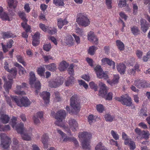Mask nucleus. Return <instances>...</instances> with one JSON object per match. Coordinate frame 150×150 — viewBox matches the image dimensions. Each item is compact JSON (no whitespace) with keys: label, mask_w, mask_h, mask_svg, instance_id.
<instances>
[{"label":"nucleus","mask_w":150,"mask_h":150,"mask_svg":"<svg viewBox=\"0 0 150 150\" xmlns=\"http://www.w3.org/2000/svg\"><path fill=\"white\" fill-rule=\"evenodd\" d=\"M17 118L13 117L10 122L12 127L16 130L17 132L20 133L21 135L22 138L24 140L29 141L31 140V137L30 133L32 131V129H25L23 127V123H21L19 124H16Z\"/></svg>","instance_id":"obj_1"},{"label":"nucleus","mask_w":150,"mask_h":150,"mask_svg":"<svg viewBox=\"0 0 150 150\" xmlns=\"http://www.w3.org/2000/svg\"><path fill=\"white\" fill-rule=\"evenodd\" d=\"M8 71L12 75V77H10V76H8L7 77L8 79H7L6 76H3V77L5 82L4 86V88L7 93H8L9 92V89L11 88L12 83V79L14 78L16 75L17 71L16 68H14L10 69V71Z\"/></svg>","instance_id":"obj_2"},{"label":"nucleus","mask_w":150,"mask_h":150,"mask_svg":"<svg viewBox=\"0 0 150 150\" xmlns=\"http://www.w3.org/2000/svg\"><path fill=\"white\" fill-rule=\"evenodd\" d=\"M69 126H65L64 123L62 124V127L65 131L69 135H71V129L73 131L75 132L77 130L78 128V124L77 121L75 119L71 118L69 120L68 122Z\"/></svg>","instance_id":"obj_3"},{"label":"nucleus","mask_w":150,"mask_h":150,"mask_svg":"<svg viewBox=\"0 0 150 150\" xmlns=\"http://www.w3.org/2000/svg\"><path fill=\"white\" fill-rule=\"evenodd\" d=\"M91 135L87 132L80 133L79 137L81 142L83 148L85 149H89L90 148L89 139Z\"/></svg>","instance_id":"obj_4"},{"label":"nucleus","mask_w":150,"mask_h":150,"mask_svg":"<svg viewBox=\"0 0 150 150\" xmlns=\"http://www.w3.org/2000/svg\"><path fill=\"white\" fill-rule=\"evenodd\" d=\"M99 85L100 87L98 93L99 95L103 97L106 100H112L113 96L112 93L109 92L107 93L108 88L103 83L100 82L99 83Z\"/></svg>","instance_id":"obj_5"},{"label":"nucleus","mask_w":150,"mask_h":150,"mask_svg":"<svg viewBox=\"0 0 150 150\" xmlns=\"http://www.w3.org/2000/svg\"><path fill=\"white\" fill-rule=\"evenodd\" d=\"M11 98L12 100L15 102L17 105L20 107H27L31 103L29 99L25 96L22 97L20 100L17 96H11Z\"/></svg>","instance_id":"obj_6"},{"label":"nucleus","mask_w":150,"mask_h":150,"mask_svg":"<svg viewBox=\"0 0 150 150\" xmlns=\"http://www.w3.org/2000/svg\"><path fill=\"white\" fill-rule=\"evenodd\" d=\"M66 116V114L64 110H60L58 111L56 114L55 118L56 120L55 124L58 126H63V120Z\"/></svg>","instance_id":"obj_7"},{"label":"nucleus","mask_w":150,"mask_h":150,"mask_svg":"<svg viewBox=\"0 0 150 150\" xmlns=\"http://www.w3.org/2000/svg\"><path fill=\"white\" fill-rule=\"evenodd\" d=\"M57 131L58 133L61 136L60 138L61 141L67 142L68 141H72L76 146L78 145V142L76 139L74 137L70 138L67 136L63 132L59 129H57Z\"/></svg>","instance_id":"obj_8"},{"label":"nucleus","mask_w":150,"mask_h":150,"mask_svg":"<svg viewBox=\"0 0 150 150\" xmlns=\"http://www.w3.org/2000/svg\"><path fill=\"white\" fill-rule=\"evenodd\" d=\"M1 146L4 149H7L10 144L11 140L4 133H1L0 134Z\"/></svg>","instance_id":"obj_9"},{"label":"nucleus","mask_w":150,"mask_h":150,"mask_svg":"<svg viewBox=\"0 0 150 150\" xmlns=\"http://www.w3.org/2000/svg\"><path fill=\"white\" fill-rule=\"evenodd\" d=\"M77 96L76 95H73L70 99V105L72 108L73 112H78L81 108L80 104L76 101Z\"/></svg>","instance_id":"obj_10"},{"label":"nucleus","mask_w":150,"mask_h":150,"mask_svg":"<svg viewBox=\"0 0 150 150\" xmlns=\"http://www.w3.org/2000/svg\"><path fill=\"white\" fill-rule=\"evenodd\" d=\"M76 21L79 24L85 27L90 24V21L87 16L84 14H81L77 19Z\"/></svg>","instance_id":"obj_11"},{"label":"nucleus","mask_w":150,"mask_h":150,"mask_svg":"<svg viewBox=\"0 0 150 150\" xmlns=\"http://www.w3.org/2000/svg\"><path fill=\"white\" fill-rule=\"evenodd\" d=\"M35 74L33 72L30 73V84L33 87H34L37 89L39 90L40 88V84L39 81H36Z\"/></svg>","instance_id":"obj_12"},{"label":"nucleus","mask_w":150,"mask_h":150,"mask_svg":"<svg viewBox=\"0 0 150 150\" xmlns=\"http://www.w3.org/2000/svg\"><path fill=\"white\" fill-rule=\"evenodd\" d=\"M19 16L23 19V22L22 23L21 25L25 29L27 32H31L30 30V27L27 25V22L28 20L26 19V14L23 11H20L18 13Z\"/></svg>","instance_id":"obj_13"},{"label":"nucleus","mask_w":150,"mask_h":150,"mask_svg":"<svg viewBox=\"0 0 150 150\" xmlns=\"http://www.w3.org/2000/svg\"><path fill=\"white\" fill-rule=\"evenodd\" d=\"M64 81L62 78L58 77L55 79H51L49 82V86L52 88H55L62 85Z\"/></svg>","instance_id":"obj_14"},{"label":"nucleus","mask_w":150,"mask_h":150,"mask_svg":"<svg viewBox=\"0 0 150 150\" xmlns=\"http://www.w3.org/2000/svg\"><path fill=\"white\" fill-rule=\"evenodd\" d=\"M94 69L98 78L99 79L104 78L105 79L108 78V75L104 72L100 65H97L94 68Z\"/></svg>","instance_id":"obj_15"},{"label":"nucleus","mask_w":150,"mask_h":150,"mask_svg":"<svg viewBox=\"0 0 150 150\" xmlns=\"http://www.w3.org/2000/svg\"><path fill=\"white\" fill-rule=\"evenodd\" d=\"M74 66L72 64L70 65L68 69V71L71 76L69 77V79L65 82V85L67 86H69L71 85L74 82V79L72 76L74 74Z\"/></svg>","instance_id":"obj_16"},{"label":"nucleus","mask_w":150,"mask_h":150,"mask_svg":"<svg viewBox=\"0 0 150 150\" xmlns=\"http://www.w3.org/2000/svg\"><path fill=\"white\" fill-rule=\"evenodd\" d=\"M27 87V85L25 83H23L21 85H17L16 86L14 92L16 94L19 95H24L25 94V92L21 90L23 88H25Z\"/></svg>","instance_id":"obj_17"},{"label":"nucleus","mask_w":150,"mask_h":150,"mask_svg":"<svg viewBox=\"0 0 150 150\" xmlns=\"http://www.w3.org/2000/svg\"><path fill=\"white\" fill-rule=\"evenodd\" d=\"M43 113L42 112H38L35 114L33 117V120L34 123L36 125H39L40 122L39 118L40 119L43 117Z\"/></svg>","instance_id":"obj_18"},{"label":"nucleus","mask_w":150,"mask_h":150,"mask_svg":"<svg viewBox=\"0 0 150 150\" xmlns=\"http://www.w3.org/2000/svg\"><path fill=\"white\" fill-rule=\"evenodd\" d=\"M102 64L103 65H106L108 64L110 66H112L113 69L115 68V62L112 60L107 57H104L102 58L101 60Z\"/></svg>","instance_id":"obj_19"},{"label":"nucleus","mask_w":150,"mask_h":150,"mask_svg":"<svg viewBox=\"0 0 150 150\" xmlns=\"http://www.w3.org/2000/svg\"><path fill=\"white\" fill-rule=\"evenodd\" d=\"M121 98L122 99V104L126 106H130L132 104V99L127 94L124 96H122Z\"/></svg>","instance_id":"obj_20"},{"label":"nucleus","mask_w":150,"mask_h":150,"mask_svg":"<svg viewBox=\"0 0 150 150\" xmlns=\"http://www.w3.org/2000/svg\"><path fill=\"white\" fill-rule=\"evenodd\" d=\"M74 40L71 35H67L65 37L64 42L66 45L69 46L73 45L74 43Z\"/></svg>","instance_id":"obj_21"},{"label":"nucleus","mask_w":150,"mask_h":150,"mask_svg":"<svg viewBox=\"0 0 150 150\" xmlns=\"http://www.w3.org/2000/svg\"><path fill=\"white\" fill-rule=\"evenodd\" d=\"M140 22L141 30L144 32H146L150 26V25L145 20L143 19H141Z\"/></svg>","instance_id":"obj_22"},{"label":"nucleus","mask_w":150,"mask_h":150,"mask_svg":"<svg viewBox=\"0 0 150 150\" xmlns=\"http://www.w3.org/2000/svg\"><path fill=\"white\" fill-rule=\"evenodd\" d=\"M139 66L136 64L133 67L132 65L130 66V68L127 70V73L131 75H134L136 71L139 70Z\"/></svg>","instance_id":"obj_23"},{"label":"nucleus","mask_w":150,"mask_h":150,"mask_svg":"<svg viewBox=\"0 0 150 150\" xmlns=\"http://www.w3.org/2000/svg\"><path fill=\"white\" fill-rule=\"evenodd\" d=\"M45 101V103L47 105L49 103V99L50 94L46 91L43 92L40 95Z\"/></svg>","instance_id":"obj_24"},{"label":"nucleus","mask_w":150,"mask_h":150,"mask_svg":"<svg viewBox=\"0 0 150 150\" xmlns=\"http://www.w3.org/2000/svg\"><path fill=\"white\" fill-rule=\"evenodd\" d=\"M1 116L0 117V121L3 124H6L9 122L10 117L8 115L2 113L1 111H0Z\"/></svg>","instance_id":"obj_25"},{"label":"nucleus","mask_w":150,"mask_h":150,"mask_svg":"<svg viewBox=\"0 0 150 150\" xmlns=\"http://www.w3.org/2000/svg\"><path fill=\"white\" fill-rule=\"evenodd\" d=\"M116 68L117 71L121 74L125 73L126 69L125 65L123 64L120 63L117 65Z\"/></svg>","instance_id":"obj_26"},{"label":"nucleus","mask_w":150,"mask_h":150,"mask_svg":"<svg viewBox=\"0 0 150 150\" xmlns=\"http://www.w3.org/2000/svg\"><path fill=\"white\" fill-rule=\"evenodd\" d=\"M119 78V75H114L112 80L111 81L110 79L108 80L107 82L111 86H113L118 83Z\"/></svg>","instance_id":"obj_27"},{"label":"nucleus","mask_w":150,"mask_h":150,"mask_svg":"<svg viewBox=\"0 0 150 150\" xmlns=\"http://www.w3.org/2000/svg\"><path fill=\"white\" fill-rule=\"evenodd\" d=\"M49 137L47 134H44L42 137V142L43 144L44 147L45 149L48 148V146L47 142L48 141Z\"/></svg>","instance_id":"obj_28"},{"label":"nucleus","mask_w":150,"mask_h":150,"mask_svg":"<svg viewBox=\"0 0 150 150\" xmlns=\"http://www.w3.org/2000/svg\"><path fill=\"white\" fill-rule=\"evenodd\" d=\"M68 23V22L66 19H63L59 18L57 19V25L60 29L62 28L64 25L67 24Z\"/></svg>","instance_id":"obj_29"},{"label":"nucleus","mask_w":150,"mask_h":150,"mask_svg":"<svg viewBox=\"0 0 150 150\" xmlns=\"http://www.w3.org/2000/svg\"><path fill=\"white\" fill-rule=\"evenodd\" d=\"M69 66V64L64 61H62L60 63L59 69L60 71L65 70Z\"/></svg>","instance_id":"obj_30"},{"label":"nucleus","mask_w":150,"mask_h":150,"mask_svg":"<svg viewBox=\"0 0 150 150\" xmlns=\"http://www.w3.org/2000/svg\"><path fill=\"white\" fill-rule=\"evenodd\" d=\"M12 147L13 150H20L19 148L18 141L16 138H14L13 139Z\"/></svg>","instance_id":"obj_31"},{"label":"nucleus","mask_w":150,"mask_h":150,"mask_svg":"<svg viewBox=\"0 0 150 150\" xmlns=\"http://www.w3.org/2000/svg\"><path fill=\"white\" fill-rule=\"evenodd\" d=\"M46 69L52 71H56L57 69L56 64L54 63H52L48 65H45Z\"/></svg>","instance_id":"obj_32"},{"label":"nucleus","mask_w":150,"mask_h":150,"mask_svg":"<svg viewBox=\"0 0 150 150\" xmlns=\"http://www.w3.org/2000/svg\"><path fill=\"white\" fill-rule=\"evenodd\" d=\"M40 34L39 32H37L32 37L33 40L32 41V44L33 45H35V42H36V44L38 43V40H39Z\"/></svg>","instance_id":"obj_33"},{"label":"nucleus","mask_w":150,"mask_h":150,"mask_svg":"<svg viewBox=\"0 0 150 150\" xmlns=\"http://www.w3.org/2000/svg\"><path fill=\"white\" fill-rule=\"evenodd\" d=\"M136 85L138 88L146 87V84H147V82L146 81H139L137 83H136V82L135 81Z\"/></svg>","instance_id":"obj_34"},{"label":"nucleus","mask_w":150,"mask_h":150,"mask_svg":"<svg viewBox=\"0 0 150 150\" xmlns=\"http://www.w3.org/2000/svg\"><path fill=\"white\" fill-rule=\"evenodd\" d=\"M116 45L119 50L123 51L125 49V45L124 43L120 40L116 41Z\"/></svg>","instance_id":"obj_35"},{"label":"nucleus","mask_w":150,"mask_h":150,"mask_svg":"<svg viewBox=\"0 0 150 150\" xmlns=\"http://www.w3.org/2000/svg\"><path fill=\"white\" fill-rule=\"evenodd\" d=\"M17 2L14 0H8V3L9 6L11 8H15L17 5Z\"/></svg>","instance_id":"obj_36"},{"label":"nucleus","mask_w":150,"mask_h":150,"mask_svg":"<svg viewBox=\"0 0 150 150\" xmlns=\"http://www.w3.org/2000/svg\"><path fill=\"white\" fill-rule=\"evenodd\" d=\"M150 135V134L149 131L147 130H143L142 131L141 136L142 138L147 139L149 138Z\"/></svg>","instance_id":"obj_37"},{"label":"nucleus","mask_w":150,"mask_h":150,"mask_svg":"<svg viewBox=\"0 0 150 150\" xmlns=\"http://www.w3.org/2000/svg\"><path fill=\"white\" fill-rule=\"evenodd\" d=\"M97 49V47L94 46L90 47L88 50V53L91 55H93L96 51Z\"/></svg>","instance_id":"obj_38"},{"label":"nucleus","mask_w":150,"mask_h":150,"mask_svg":"<svg viewBox=\"0 0 150 150\" xmlns=\"http://www.w3.org/2000/svg\"><path fill=\"white\" fill-rule=\"evenodd\" d=\"M53 3L56 6H63L66 0H53Z\"/></svg>","instance_id":"obj_39"},{"label":"nucleus","mask_w":150,"mask_h":150,"mask_svg":"<svg viewBox=\"0 0 150 150\" xmlns=\"http://www.w3.org/2000/svg\"><path fill=\"white\" fill-rule=\"evenodd\" d=\"M96 150H107L101 142L98 143L95 147Z\"/></svg>","instance_id":"obj_40"},{"label":"nucleus","mask_w":150,"mask_h":150,"mask_svg":"<svg viewBox=\"0 0 150 150\" xmlns=\"http://www.w3.org/2000/svg\"><path fill=\"white\" fill-rule=\"evenodd\" d=\"M126 145H128L130 148V149L131 150H133L136 147V145L135 143L134 142L132 141L131 139L128 141V143Z\"/></svg>","instance_id":"obj_41"},{"label":"nucleus","mask_w":150,"mask_h":150,"mask_svg":"<svg viewBox=\"0 0 150 150\" xmlns=\"http://www.w3.org/2000/svg\"><path fill=\"white\" fill-rule=\"evenodd\" d=\"M98 118L96 116H93L91 115H89L88 117V121L90 124H91L93 122L96 120V119Z\"/></svg>","instance_id":"obj_42"},{"label":"nucleus","mask_w":150,"mask_h":150,"mask_svg":"<svg viewBox=\"0 0 150 150\" xmlns=\"http://www.w3.org/2000/svg\"><path fill=\"white\" fill-rule=\"evenodd\" d=\"M10 130V127L9 125L3 126L0 124V131L4 132Z\"/></svg>","instance_id":"obj_43"},{"label":"nucleus","mask_w":150,"mask_h":150,"mask_svg":"<svg viewBox=\"0 0 150 150\" xmlns=\"http://www.w3.org/2000/svg\"><path fill=\"white\" fill-rule=\"evenodd\" d=\"M2 35L4 38L13 37V34L10 32H4L2 33Z\"/></svg>","instance_id":"obj_44"},{"label":"nucleus","mask_w":150,"mask_h":150,"mask_svg":"<svg viewBox=\"0 0 150 150\" xmlns=\"http://www.w3.org/2000/svg\"><path fill=\"white\" fill-rule=\"evenodd\" d=\"M131 30L133 34L135 35L138 34L139 32L137 27L136 26L131 27Z\"/></svg>","instance_id":"obj_45"},{"label":"nucleus","mask_w":150,"mask_h":150,"mask_svg":"<svg viewBox=\"0 0 150 150\" xmlns=\"http://www.w3.org/2000/svg\"><path fill=\"white\" fill-rule=\"evenodd\" d=\"M105 118L106 121L111 122L113 120L114 117L110 114H107L105 115Z\"/></svg>","instance_id":"obj_46"},{"label":"nucleus","mask_w":150,"mask_h":150,"mask_svg":"<svg viewBox=\"0 0 150 150\" xmlns=\"http://www.w3.org/2000/svg\"><path fill=\"white\" fill-rule=\"evenodd\" d=\"M18 61L20 63H21L24 66H25L26 65V63L24 62L23 58L20 55H17L16 56Z\"/></svg>","instance_id":"obj_47"},{"label":"nucleus","mask_w":150,"mask_h":150,"mask_svg":"<svg viewBox=\"0 0 150 150\" xmlns=\"http://www.w3.org/2000/svg\"><path fill=\"white\" fill-rule=\"evenodd\" d=\"M45 71V69L42 67L38 68L37 70L38 74L40 76H44V72Z\"/></svg>","instance_id":"obj_48"},{"label":"nucleus","mask_w":150,"mask_h":150,"mask_svg":"<svg viewBox=\"0 0 150 150\" xmlns=\"http://www.w3.org/2000/svg\"><path fill=\"white\" fill-rule=\"evenodd\" d=\"M96 108L97 111L99 112H102L104 110V108L103 106L101 104L97 105Z\"/></svg>","instance_id":"obj_49"},{"label":"nucleus","mask_w":150,"mask_h":150,"mask_svg":"<svg viewBox=\"0 0 150 150\" xmlns=\"http://www.w3.org/2000/svg\"><path fill=\"white\" fill-rule=\"evenodd\" d=\"M57 31V29L56 28L54 27L52 28L50 27L48 30L47 33L53 35L56 33Z\"/></svg>","instance_id":"obj_50"},{"label":"nucleus","mask_w":150,"mask_h":150,"mask_svg":"<svg viewBox=\"0 0 150 150\" xmlns=\"http://www.w3.org/2000/svg\"><path fill=\"white\" fill-rule=\"evenodd\" d=\"M122 137L123 139L124 140V143L125 144H127L128 143V141L131 139L128 138L127 134L124 132L122 133Z\"/></svg>","instance_id":"obj_51"},{"label":"nucleus","mask_w":150,"mask_h":150,"mask_svg":"<svg viewBox=\"0 0 150 150\" xmlns=\"http://www.w3.org/2000/svg\"><path fill=\"white\" fill-rule=\"evenodd\" d=\"M39 26L40 28L43 31L47 33L48 30L50 28V27L46 26L44 24L42 23H40L39 24Z\"/></svg>","instance_id":"obj_52"},{"label":"nucleus","mask_w":150,"mask_h":150,"mask_svg":"<svg viewBox=\"0 0 150 150\" xmlns=\"http://www.w3.org/2000/svg\"><path fill=\"white\" fill-rule=\"evenodd\" d=\"M110 134L115 139V140L119 139V136L116 132L113 130H112L110 131Z\"/></svg>","instance_id":"obj_53"},{"label":"nucleus","mask_w":150,"mask_h":150,"mask_svg":"<svg viewBox=\"0 0 150 150\" xmlns=\"http://www.w3.org/2000/svg\"><path fill=\"white\" fill-rule=\"evenodd\" d=\"M51 48V45L50 43L44 45L43 46L44 50L46 51H49Z\"/></svg>","instance_id":"obj_54"},{"label":"nucleus","mask_w":150,"mask_h":150,"mask_svg":"<svg viewBox=\"0 0 150 150\" xmlns=\"http://www.w3.org/2000/svg\"><path fill=\"white\" fill-rule=\"evenodd\" d=\"M1 18L3 20H8L9 21L10 20V18H9L8 16L5 12H3L1 16Z\"/></svg>","instance_id":"obj_55"},{"label":"nucleus","mask_w":150,"mask_h":150,"mask_svg":"<svg viewBox=\"0 0 150 150\" xmlns=\"http://www.w3.org/2000/svg\"><path fill=\"white\" fill-rule=\"evenodd\" d=\"M112 0H105V4L108 9H110L112 8Z\"/></svg>","instance_id":"obj_56"},{"label":"nucleus","mask_w":150,"mask_h":150,"mask_svg":"<svg viewBox=\"0 0 150 150\" xmlns=\"http://www.w3.org/2000/svg\"><path fill=\"white\" fill-rule=\"evenodd\" d=\"M126 5V0H121L118 4V6L120 7L125 6Z\"/></svg>","instance_id":"obj_57"},{"label":"nucleus","mask_w":150,"mask_h":150,"mask_svg":"<svg viewBox=\"0 0 150 150\" xmlns=\"http://www.w3.org/2000/svg\"><path fill=\"white\" fill-rule=\"evenodd\" d=\"M18 73L20 75L22 76L25 74L26 73V71L24 68L22 67L19 69Z\"/></svg>","instance_id":"obj_58"},{"label":"nucleus","mask_w":150,"mask_h":150,"mask_svg":"<svg viewBox=\"0 0 150 150\" xmlns=\"http://www.w3.org/2000/svg\"><path fill=\"white\" fill-rule=\"evenodd\" d=\"M89 85L91 88L93 89L95 91H97V85L94 82H90L89 83Z\"/></svg>","instance_id":"obj_59"},{"label":"nucleus","mask_w":150,"mask_h":150,"mask_svg":"<svg viewBox=\"0 0 150 150\" xmlns=\"http://www.w3.org/2000/svg\"><path fill=\"white\" fill-rule=\"evenodd\" d=\"M95 36H96L95 35L93 31H91L89 33H88V40L89 41L93 39V38H93Z\"/></svg>","instance_id":"obj_60"},{"label":"nucleus","mask_w":150,"mask_h":150,"mask_svg":"<svg viewBox=\"0 0 150 150\" xmlns=\"http://www.w3.org/2000/svg\"><path fill=\"white\" fill-rule=\"evenodd\" d=\"M79 84L81 85H82L85 89H86L88 87V84L86 83L83 80H79Z\"/></svg>","instance_id":"obj_61"},{"label":"nucleus","mask_w":150,"mask_h":150,"mask_svg":"<svg viewBox=\"0 0 150 150\" xmlns=\"http://www.w3.org/2000/svg\"><path fill=\"white\" fill-rule=\"evenodd\" d=\"M133 14L134 15H136L138 11V7L137 4H133Z\"/></svg>","instance_id":"obj_62"},{"label":"nucleus","mask_w":150,"mask_h":150,"mask_svg":"<svg viewBox=\"0 0 150 150\" xmlns=\"http://www.w3.org/2000/svg\"><path fill=\"white\" fill-rule=\"evenodd\" d=\"M24 8L25 11L28 13L30 11L31 9L28 4H25L24 5Z\"/></svg>","instance_id":"obj_63"},{"label":"nucleus","mask_w":150,"mask_h":150,"mask_svg":"<svg viewBox=\"0 0 150 150\" xmlns=\"http://www.w3.org/2000/svg\"><path fill=\"white\" fill-rule=\"evenodd\" d=\"M10 67V65L8 63V61H6L4 63V68L7 71H9L10 69L9 68Z\"/></svg>","instance_id":"obj_64"}]
</instances>
